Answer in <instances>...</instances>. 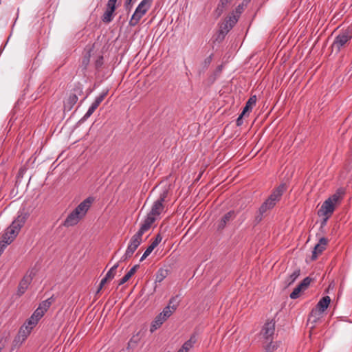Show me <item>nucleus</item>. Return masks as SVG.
Here are the masks:
<instances>
[{
	"mask_svg": "<svg viewBox=\"0 0 352 352\" xmlns=\"http://www.w3.org/2000/svg\"><path fill=\"white\" fill-rule=\"evenodd\" d=\"M287 186L285 184H280L277 187L270 195L267 199L271 200L275 205L278 201L280 199L283 193L286 190Z\"/></svg>",
	"mask_w": 352,
	"mask_h": 352,
	"instance_id": "obj_12",
	"label": "nucleus"
},
{
	"mask_svg": "<svg viewBox=\"0 0 352 352\" xmlns=\"http://www.w3.org/2000/svg\"><path fill=\"white\" fill-rule=\"evenodd\" d=\"M176 310V305L172 306L167 305L163 309V311L159 314L165 320H167L173 313Z\"/></svg>",
	"mask_w": 352,
	"mask_h": 352,
	"instance_id": "obj_23",
	"label": "nucleus"
},
{
	"mask_svg": "<svg viewBox=\"0 0 352 352\" xmlns=\"http://www.w3.org/2000/svg\"><path fill=\"white\" fill-rule=\"evenodd\" d=\"M98 107V106L92 103L89 107V109L87 110V113L85 114L84 118L87 119L89 117H90Z\"/></svg>",
	"mask_w": 352,
	"mask_h": 352,
	"instance_id": "obj_37",
	"label": "nucleus"
},
{
	"mask_svg": "<svg viewBox=\"0 0 352 352\" xmlns=\"http://www.w3.org/2000/svg\"><path fill=\"white\" fill-rule=\"evenodd\" d=\"M38 320L35 318L33 315L31 316V317L28 320V321L24 324H27V326H29V327H32V329L36 326V324L38 323Z\"/></svg>",
	"mask_w": 352,
	"mask_h": 352,
	"instance_id": "obj_35",
	"label": "nucleus"
},
{
	"mask_svg": "<svg viewBox=\"0 0 352 352\" xmlns=\"http://www.w3.org/2000/svg\"><path fill=\"white\" fill-rule=\"evenodd\" d=\"M327 242H328L327 239L326 238H324V237H322V238H321L320 239L318 244L321 245L322 247L325 248V247H326V245L327 244Z\"/></svg>",
	"mask_w": 352,
	"mask_h": 352,
	"instance_id": "obj_45",
	"label": "nucleus"
},
{
	"mask_svg": "<svg viewBox=\"0 0 352 352\" xmlns=\"http://www.w3.org/2000/svg\"><path fill=\"white\" fill-rule=\"evenodd\" d=\"M26 340L16 335L12 344V350L18 349Z\"/></svg>",
	"mask_w": 352,
	"mask_h": 352,
	"instance_id": "obj_30",
	"label": "nucleus"
},
{
	"mask_svg": "<svg viewBox=\"0 0 352 352\" xmlns=\"http://www.w3.org/2000/svg\"><path fill=\"white\" fill-rule=\"evenodd\" d=\"M156 220H155L153 217H151L148 215H147V217L144 219L143 223L142 224L140 230L135 233V234H137L139 236H140L141 238H142L143 234L150 229L152 224Z\"/></svg>",
	"mask_w": 352,
	"mask_h": 352,
	"instance_id": "obj_16",
	"label": "nucleus"
},
{
	"mask_svg": "<svg viewBox=\"0 0 352 352\" xmlns=\"http://www.w3.org/2000/svg\"><path fill=\"white\" fill-rule=\"evenodd\" d=\"M275 331V324L272 321L267 322L263 327L261 335L267 341L271 340L272 336L274 335Z\"/></svg>",
	"mask_w": 352,
	"mask_h": 352,
	"instance_id": "obj_11",
	"label": "nucleus"
},
{
	"mask_svg": "<svg viewBox=\"0 0 352 352\" xmlns=\"http://www.w3.org/2000/svg\"><path fill=\"white\" fill-rule=\"evenodd\" d=\"M132 1L133 0H126L125 1L124 7L126 10H131Z\"/></svg>",
	"mask_w": 352,
	"mask_h": 352,
	"instance_id": "obj_46",
	"label": "nucleus"
},
{
	"mask_svg": "<svg viewBox=\"0 0 352 352\" xmlns=\"http://www.w3.org/2000/svg\"><path fill=\"white\" fill-rule=\"evenodd\" d=\"M139 265H135L132 268H131V270L120 280L118 285H122L126 283L135 273Z\"/></svg>",
	"mask_w": 352,
	"mask_h": 352,
	"instance_id": "obj_22",
	"label": "nucleus"
},
{
	"mask_svg": "<svg viewBox=\"0 0 352 352\" xmlns=\"http://www.w3.org/2000/svg\"><path fill=\"white\" fill-rule=\"evenodd\" d=\"M25 221V217L19 215L12 223V224L5 230L4 233L0 237V243L2 246H6L10 244L18 235L20 230L23 226Z\"/></svg>",
	"mask_w": 352,
	"mask_h": 352,
	"instance_id": "obj_3",
	"label": "nucleus"
},
{
	"mask_svg": "<svg viewBox=\"0 0 352 352\" xmlns=\"http://www.w3.org/2000/svg\"><path fill=\"white\" fill-rule=\"evenodd\" d=\"M256 96H251L247 101L245 106L243 109V114H245L248 111L252 110V107L256 104Z\"/></svg>",
	"mask_w": 352,
	"mask_h": 352,
	"instance_id": "obj_25",
	"label": "nucleus"
},
{
	"mask_svg": "<svg viewBox=\"0 0 352 352\" xmlns=\"http://www.w3.org/2000/svg\"><path fill=\"white\" fill-rule=\"evenodd\" d=\"M142 242V238L139 236L137 234H134L128 245V247L126 248V250L124 254V256L122 257V261H125L128 259L129 258L131 257L133 253L135 252L137 248L140 246V245Z\"/></svg>",
	"mask_w": 352,
	"mask_h": 352,
	"instance_id": "obj_7",
	"label": "nucleus"
},
{
	"mask_svg": "<svg viewBox=\"0 0 352 352\" xmlns=\"http://www.w3.org/2000/svg\"><path fill=\"white\" fill-rule=\"evenodd\" d=\"M331 302L329 296H326L322 298L314 307L316 309L324 313L327 309Z\"/></svg>",
	"mask_w": 352,
	"mask_h": 352,
	"instance_id": "obj_19",
	"label": "nucleus"
},
{
	"mask_svg": "<svg viewBox=\"0 0 352 352\" xmlns=\"http://www.w3.org/2000/svg\"><path fill=\"white\" fill-rule=\"evenodd\" d=\"M245 114H243V113H241V115L239 116V118L236 120V124L237 126H241L243 124L242 118Z\"/></svg>",
	"mask_w": 352,
	"mask_h": 352,
	"instance_id": "obj_47",
	"label": "nucleus"
},
{
	"mask_svg": "<svg viewBox=\"0 0 352 352\" xmlns=\"http://www.w3.org/2000/svg\"><path fill=\"white\" fill-rule=\"evenodd\" d=\"M32 331V327H29L27 324H23L19 329L17 335L27 339Z\"/></svg>",
	"mask_w": 352,
	"mask_h": 352,
	"instance_id": "obj_26",
	"label": "nucleus"
},
{
	"mask_svg": "<svg viewBox=\"0 0 352 352\" xmlns=\"http://www.w3.org/2000/svg\"><path fill=\"white\" fill-rule=\"evenodd\" d=\"M103 286H102L100 284L99 285L98 289H97L96 294H98L101 289H102Z\"/></svg>",
	"mask_w": 352,
	"mask_h": 352,
	"instance_id": "obj_51",
	"label": "nucleus"
},
{
	"mask_svg": "<svg viewBox=\"0 0 352 352\" xmlns=\"http://www.w3.org/2000/svg\"><path fill=\"white\" fill-rule=\"evenodd\" d=\"M168 195V190H163L160 194L157 200H155L152 206L151 209L149 212V213L147 214L151 217H153L155 220H157L160 218V214L164 212V202L165 201L166 197Z\"/></svg>",
	"mask_w": 352,
	"mask_h": 352,
	"instance_id": "obj_6",
	"label": "nucleus"
},
{
	"mask_svg": "<svg viewBox=\"0 0 352 352\" xmlns=\"http://www.w3.org/2000/svg\"><path fill=\"white\" fill-rule=\"evenodd\" d=\"M108 281H110V280L105 276L100 281V284L102 285V286H104V284L106 283H107Z\"/></svg>",
	"mask_w": 352,
	"mask_h": 352,
	"instance_id": "obj_48",
	"label": "nucleus"
},
{
	"mask_svg": "<svg viewBox=\"0 0 352 352\" xmlns=\"http://www.w3.org/2000/svg\"><path fill=\"white\" fill-rule=\"evenodd\" d=\"M162 237L160 234H157L154 241L148 245L143 255L140 258V261L144 260L150 254L153 252V250L158 245V244L162 241Z\"/></svg>",
	"mask_w": 352,
	"mask_h": 352,
	"instance_id": "obj_14",
	"label": "nucleus"
},
{
	"mask_svg": "<svg viewBox=\"0 0 352 352\" xmlns=\"http://www.w3.org/2000/svg\"><path fill=\"white\" fill-rule=\"evenodd\" d=\"M5 346V342L3 340V338H0V352H1L2 349Z\"/></svg>",
	"mask_w": 352,
	"mask_h": 352,
	"instance_id": "obj_49",
	"label": "nucleus"
},
{
	"mask_svg": "<svg viewBox=\"0 0 352 352\" xmlns=\"http://www.w3.org/2000/svg\"><path fill=\"white\" fill-rule=\"evenodd\" d=\"M232 0H220V3H221L222 5H225L227 6V5Z\"/></svg>",
	"mask_w": 352,
	"mask_h": 352,
	"instance_id": "obj_50",
	"label": "nucleus"
},
{
	"mask_svg": "<svg viewBox=\"0 0 352 352\" xmlns=\"http://www.w3.org/2000/svg\"><path fill=\"white\" fill-rule=\"evenodd\" d=\"M300 270H295L292 274L285 280L287 286L291 285L300 276Z\"/></svg>",
	"mask_w": 352,
	"mask_h": 352,
	"instance_id": "obj_29",
	"label": "nucleus"
},
{
	"mask_svg": "<svg viewBox=\"0 0 352 352\" xmlns=\"http://www.w3.org/2000/svg\"><path fill=\"white\" fill-rule=\"evenodd\" d=\"M323 316V313L314 308L308 318V322L312 324L311 328L315 327V324L318 322Z\"/></svg>",
	"mask_w": 352,
	"mask_h": 352,
	"instance_id": "obj_18",
	"label": "nucleus"
},
{
	"mask_svg": "<svg viewBox=\"0 0 352 352\" xmlns=\"http://www.w3.org/2000/svg\"><path fill=\"white\" fill-rule=\"evenodd\" d=\"M177 352H182V351H178Z\"/></svg>",
	"mask_w": 352,
	"mask_h": 352,
	"instance_id": "obj_54",
	"label": "nucleus"
},
{
	"mask_svg": "<svg viewBox=\"0 0 352 352\" xmlns=\"http://www.w3.org/2000/svg\"><path fill=\"white\" fill-rule=\"evenodd\" d=\"M166 320H165L160 314H158L151 323L150 331L151 333L154 332L155 330L159 329Z\"/></svg>",
	"mask_w": 352,
	"mask_h": 352,
	"instance_id": "obj_21",
	"label": "nucleus"
},
{
	"mask_svg": "<svg viewBox=\"0 0 352 352\" xmlns=\"http://www.w3.org/2000/svg\"><path fill=\"white\" fill-rule=\"evenodd\" d=\"M153 1V0H142L139 3L129 21L130 26L134 27L139 23L142 17L150 9Z\"/></svg>",
	"mask_w": 352,
	"mask_h": 352,
	"instance_id": "obj_4",
	"label": "nucleus"
},
{
	"mask_svg": "<svg viewBox=\"0 0 352 352\" xmlns=\"http://www.w3.org/2000/svg\"><path fill=\"white\" fill-rule=\"evenodd\" d=\"M82 219L74 210L67 216L63 223L65 227H70L76 225Z\"/></svg>",
	"mask_w": 352,
	"mask_h": 352,
	"instance_id": "obj_13",
	"label": "nucleus"
},
{
	"mask_svg": "<svg viewBox=\"0 0 352 352\" xmlns=\"http://www.w3.org/2000/svg\"><path fill=\"white\" fill-rule=\"evenodd\" d=\"M275 204L271 201V200L266 199L265 201L261 206L258 209V215L256 217V220L257 221H260L262 219L263 215L268 210L274 208Z\"/></svg>",
	"mask_w": 352,
	"mask_h": 352,
	"instance_id": "obj_17",
	"label": "nucleus"
},
{
	"mask_svg": "<svg viewBox=\"0 0 352 352\" xmlns=\"http://www.w3.org/2000/svg\"><path fill=\"white\" fill-rule=\"evenodd\" d=\"M238 21V16L232 15L229 16L228 19L225 23L229 25V28H232Z\"/></svg>",
	"mask_w": 352,
	"mask_h": 352,
	"instance_id": "obj_36",
	"label": "nucleus"
},
{
	"mask_svg": "<svg viewBox=\"0 0 352 352\" xmlns=\"http://www.w3.org/2000/svg\"><path fill=\"white\" fill-rule=\"evenodd\" d=\"M226 7V6L222 5L221 3H220V2L219 3V4L214 11V13H215L217 17H219L222 14Z\"/></svg>",
	"mask_w": 352,
	"mask_h": 352,
	"instance_id": "obj_38",
	"label": "nucleus"
},
{
	"mask_svg": "<svg viewBox=\"0 0 352 352\" xmlns=\"http://www.w3.org/2000/svg\"><path fill=\"white\" fill-rule=\"evenodd\" d=\"M305 291L300 285H298L294 291L290 294L289 297L292 299H296L300 296V294L301 292Z\"/></svg>",
	"mask_w": 352,
	"mask_h": 352,
	"instance_id": "obj_34",
	"label": "nucleus"
},
{
	"mask_svg": "<svg viewBox=\"0 0 352 352\" xmlns=\"http://www.w3.org/2000/svg\"><path fill=\"white\" fill-rule=\"evenodd\" d=\"M352 38V32L349 30H342L335 38L331 48L336 53L345 47Z\"/></svg>",
	"mask_w": 352,
	"mask_h": 352,
	"instance_id": "obj_5",
	"label": "nucleus"
},
{
	"mask_svg": "<svg viewBox=\"0 0 352 352\" xmlns=\"http://www.w3.org/2000/svg\"><path fill=\"white\" fill-rule=\"evenodd\" d=\"M241 7H240V6H239V7L236 9V12L237 13L240 14V13H241Z\"/></svg>",
	"mask_w": 352,
	"mask_h": 352,
	"instance_id": "obj_52",
	"label": "nucleus"
},
{
	"mask_svg": "<svg viewBox=\"0 0 352 352\" xmlns=\"http://www.w3.org/2000/svg\"><path fill=\"white\" fill-rule=\"evenodd\" d=\"M196 340V336H192L188 340L184 342L179 351L182 352H188L194 346Z\"/></svg>",
	"mask_w": 352,
	"mask_h": 352,
	"instance_id": "obj_24",
	"label": "nucleus"
},
{
	"mask_svg": "<svg viewBox=\"0 0 352 352\" xmlns=\"http://www.w3.org/2000/svg\"><path fill=\"white\" fill-rule=\"evenodd\" d=\"M235 217V213L234 211H230L223 216L219 221L218 228L223 229L226 223L232 220Z\"/></svg>",
	"mask_w": 352,
	"mask_h": 352,
	"instance_id": "obj_20",
	"label": "nucleus"
},
{
	"mask_svg": "<svg viewBox=\"0 0 352 352\" xmlns=\"http://www.w3.org/2000/svg\"><path fill=\"white\" fill-rule=\"evenodd\" d=\"M107 95V92H103L101 94H100L98 96H97L95 99V100L94 101V104H95L96 106H99L100 104L103 101V100L104 99L105 96Z\"/></svg>",
	"mask_w": 352,
	"mask_h": 352,
	"instance_id": "obj_39",
	"label": "nucleus"
},
{
	"mask_svg": "<svg viewBox=\"0 0 352 352\" xmlns=\"http://www.w3.org/2000/svg\"><path fill=\"white\" fill-rule=\"evenodd\" d=\"M168 270L160 268L156 274L155 282L161 283L168 275Z\"/></svg>",
	"mask_w": 352,
	"mask_h": 352,
	"instance_id": "obj_27",
	"label": "nucleus"
},
{
	"mask_svg": "<svg viewBox=\"0 0 352 352\" xmlns=\"http://www.w3.org/2000/svg\"><path fill=\"white\" fill-rule=\"evenodd\" d=\"M232 28H229V25L223 23L220 27V33L222 34H227Z\"/></svg>",
	"mask_w": 352,
	"mask_h": 352,
	"instance_id": "obj_42",
	"label": "nucleus"
},
{
	"mask_svg": "<svg viewBox=\"0 0 352 352\" xmlns=\"http://www.w3.org/2000/svg\"><path fill=\"white\" fill-rule=\"evenodd\" d=\"M178 296H173L169 300V302L168 305L172 306L173 305H176V309L177 308L179 305V301L177 300Z\"/></svg>",
	"mask_w": 352,
	"mask_h": 352,
	"instance_id": "obj_44",
	"label": "nucleus"
},
{
	"mask_svg": "<svg viewBox=\"0 0 352 352\" xmlns=\"http://www.w3.org/2000/svg\"><path fill=\"white\" fill-rule=\"evenodd\" d=\"M25 221V217L19 215L12 223V224L5 230L4 233L0 237V243L2 246H6L10 244L18 235L20 230L23 226Z\"/></svg>",
	"mask_w": 352,
	"mask_h": 352,
	"instance_id": "obj_2",
	"label": "nucleus"
},
{
	"mask_svg": "<svg viewBox=\"0 0 352 352\" xmlns=\"http://www.w3.org/2000/svg\"><path fill=\"white\" fill-rule=\"evenodd\" d=\"M44 314L45 313L43 312V311H42L39 307H38L34 311L32 315L34 316V317H35V318L39 320L43 317Z\"/></svg>",
	"mask_w": 352,
	"mask_h": 352,
	"instance_id": "obj_43",
	"label": "nucleus"
},
{
	"mask_svg": "<svg viewBox=\"0 0 352 352\" xmlns=\"http://www.w3.org/2000/svg\"><path fill=\"white\" fill-rule=\"evenodd\" d=\"M323 247H322L321 245H319L318 243L316 244L314 247V251L312 252V259L314 260L318 257V255L324 250Z\"/></svg>",
	"mask_w": 352,
	"mask_h": 352,
	"instance_id": "obj_33",
	"label": "nucleus"
},
{
	"mask_svg": "<svg viewBox=\"0 0 352 352\" xmlns=\"http://www.w3.org/2000/svg\"><path fill=\"white\" fill-rule=\"evenodd\" d=\"M52 297L47 298V300L43 301L38 306V307L45 313L47 309L50 308L52 303Z\"/></svg>",
	"mask_w": 352,
	"mask_h": 352,
	"instance_id": "obj_31",
	"label": "nucleus"
},
{
	"mask_svg": "<svg viewBox=\"0 0 352 352\" xmlns=\"http://www.w3.org/2000/svg\"><path fill=\"white\" fill-rule=\"evenodd\" d=\"M107 95V92H103L101 94H100L98 96H97L95 99V100L94 101V104H95L96 106H99L100 104L103 101V100L104 99L105 96Z\"/></svg>",
	"mask_w": 352,
	"mask_h": 352,
	"instance_id": "obj_40",
	"label": "nucleus"
},
{
	"mask_svg": "<svg viewBox=\"0 0 352 352\" xmlns=\"http://www.w3.org/2000/svg\"><path fill=\"white\" fill-rule=\"evenodd\" d=\"M119 266V263H116L113 266L111 267V269L106 274V276L111 280H112L116 274V270Z\"/></svg>",
	"mask_w": 352,
	"mask_h": 352,
	"instance_id": "obj_32",
	"label": "nucleus"
},
{
	"mask_svg": "<svg viewBox=\"0 0 352 352\" xmlns=\"http://www.w3.org/2000/svg\"><path fill=\"white\" fill-rule=\"evenodd\" d=\"M132 342H133V340H132V339H131V340L129 341V346H131V344H132Z\"/></svg>",
	"mask_w": 352,
	"mask_h": 352,
	"instance_id": "obj_53",
	"label": "nucleus"
},
{
	"mask_svg": "<svg viewBox=\"0 0 352 352\" xmlns=\"http://www.w3.org/2000/svg\"><path fill=\"white\" fill-rule=\"evenodd\" d=\"M311 281V279L309 277H306L299 284L300 287H301L304 290H305L308 287V286L310 285Z\"/></svg>",
	"mask_w": 352,
	"mask_h": 352,
	"instance_id": "obj_41",
	"label": "nucleus"
},
{
	"mask_svg": "<svg viewBox=\"0 0 352 352\" xmlns=\"http://www.w3.org/2000/svg\"><path fill=\"white\" fill-rule=\"evenodd\" d=\"M94 202V198L91 197H89L82 201L75 209L74 210L78 212V214L83 218L87 214L88 210L90 208L92 203Z\"/></svg>",
	"mask_w": 352,
	"mask_h": 352,
	"instance_id": "obj_10",
	"label": "nucleus"
},
{
	"mask_svg": "<svg viewBox=\"0 0 352 352\" xmlns=\"http://www.w3.org/2000/svg\"><path fill=\"white\" fill-rule=\"evenodd\" d=\"M78 100V98L76 94H70L66 102L65 103V107L71 109L72 107L77 102Z\"/></svg>",
	"mask_w": 352,
	"mask_h": 352,
	"instance_id": "obj_28",
	"label": "nucleus"
},
{
	"mask_svg": "<svg viewBox=\"0 0 352 352\" xmlns=\"http://www.w3.org/2000/svg\"><path fill=\"white\" fill-rule=\"evenodd\" d=\"M345 191L344 188H340L336 192L326 199L318 211L319 217L323 218V224L331 217L335 209L342 202Z\"/></svg>",
	"mask_w": 352,
	"mask_h": 352,
	"instance_id": "obj_1",
	"label": "nucleus"
},
{
	"mask_svg": "<svg viewBox=\"0 0 352 352\" xmlns=\"http://www.w3.org/2000/svg\"><path fill=\"white\" fill-rule=\"evenodd\" d=\"M118 0H109L107 4V10L102 16L104 23H110L113 20V13L116 8Z\"/></svg>",
	"mask_w": 352,
	"mask_h": 352,
	"instance_id": "obj_9",
	"label": "nucleus"
},
{
	"mask_svg": "<svg viewBox=\"0 0 352 352\" xmlns=\"http://www.w3.org/2000/svg\"><path fill=\"white\" fill-rule=\"evenodd\" d=\"M35 274L36 272H34V270H31L30 271H28L26 273V274L23 276L18 286L17 294L19 296H21L25 292V291L28 288V286L31 283L34 276H35Z\"/></svg>",
	"mask_w": 352,
	"mask_h": 352,
	"instance_id": "obj_8",
	"label": "nucleus"
},
{
	"mask_svg": "<svg viewBox=\"0 0 352 352\" xmlns=\"http://www.w3.org/2000/svg\"><path fill=\"white\" fill-rule=\"evenodd\" d=\"M156 220H155L153 217H151L148 215H147V217L144 219L143 223L142 224L140 230L135 233V234H137L139 236H140L141 238H142L143 234L150 229L152 224Z\"/></svg>",
	"mask_w": 352,
	"mask_h": 352,
	"instance_id": "obj_15",
	"label": "nucleus"
}]
</instances>
